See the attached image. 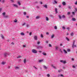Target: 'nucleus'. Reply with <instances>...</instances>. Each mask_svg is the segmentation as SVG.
I'll return each instance as SVG.
<instances>
[{"mask_svg":"<svg viewBox=\"0 0 77 77\" xmlns=\"http://www.w3.org/2000/svg\"><path fill=\"white\" fill-rule=\"evenodd\" d=\"M46 43H48V41H46Z\"/></svg>","mask_w":77,"mask_h":77,"instance_id":"nucleus-53","label":"nucleus"},{"mask_svg":"<svg viewBox=\"0 0 77 77\" xmlns=\"http://www.w3.org/2000/svg\"><path fill=\"white\" fill-rule=\"evenodd\" d=\"M29 35H32V32H30L29 34Z\"/></svg>","mask_w":77,"mask_h":77,"instance_id":"nucleus-45","label":"nucleus"},{"mask_svg":"<svg viewBox=\"0 0 77 77\" xmlns=\"http://www.w3.org/2000/svg\"><path fill=\"white\" fill-rule=\"evenodd\" d=\"M63 63H66V62L65 60L63 61Z\"/></svg>","mask_w":77,"mask_h":77,"instance_id":"nucleus-23","label":"nucleus"},{"mask_svg":"<svg viewBox=\"0 0 77 77\" xmlns=\"http://www.w3.org/2000/svg\"><path fill=\"white\" fill-rule=\"evenodd\" d=\"M73 35H74V33H72L71 34V36H73Z\"/></svg>","mask_w":77,"mask_h":77,"instance_id":"nucleus-26","label":"nucleus"},{"mask_svg":"<svg viewBox=\"0 0 77 77\" xmlns=\"http://www.w3.org/2000/svg\"><path fill=\"white\" fill-rule=\"evenodd\" d=\"M63 51H64V53H66V54L67 53V51H66V50H64Z\"/></svg>","mask_w":77,"mask_h":77,"instance_id":"nucleus-12","label":"nucleus"},{"mask_svg":"<svg viewBox=\"0 0 77 77\" xmlns=\"http://www.w3.org/2000/svg\"><path fill=\"white\" fill-rule=\"evenodd\" d=\"M1 36L2 38H4V37H3V35H1Z\"/></svg>","mask_w":77,"mask_h":77,"instance_id":"nucleus-28","label":"nucleus"},{"mask_svg":"<svg viewBox=\"0 0 77 77\" xmlns=\"http://www.w3.org/2000/svg\"><path fill=\"white\" fill-rule=\"evenodd\" d=\"M43 60H39V62H42Z\"/></svg>","mask_w":77,"mask_h":77,"instance_id":"nucleus-13","label":"nucleus"},{"mask_svg":"<svg viewBox=\"0 0 77 77\" xmlns=\"http://www.w3.org/2000/svg\"><path fill=\"white\" fill-rule=\"evenodd\" d=\"M63 5H66V3H65V2H63Z\"/></svg>","mask_w":77,"mask_h":77,"instance_id":"nucleus-6","label":"nucleus"},{"mask_svg":"<svg viewBox=\"0 0 77 77\" xmlns=\"http://www.w3.org/2000/svg\"><path fill=\"white\" fill-rule=\"evenodd\" d=\"M62 28H63V29H65V27L64 26H63L62 27Z\"/></svg>","mask_w":77,"mask_h":77,"instance_id":"nucleus-34","label":"nucleus"},{"mask_svg":"<svg viewBox=\"0 0 77 77\" xmlns=\"http://www.w3.org/2000/svg\"><path fill=\"white\" fill-rule=\"evenodd\" d=\"M46 35H48L49 33H48V32H46Z\"/></svg>","mask_w":77,"mask_h":77,"instance_id":"nucleus-54","label":"nucleus"},{"mask_svg":"<svg viewBox=\"0 0 77 77\" xmlns=\"http://www.w3.org/2000/svg\"><path fill=\"white\" fill-rule=\"evenodd\" d=\"M74 42H75V41H73V45H72V48H74V47H76V45H74Z\"/></svg>","mask_w":77,"mask_h":77,"instance_id":"nucleus-2","label":"nucleus"},{"mask_svg":"<svg viewBox=\"0 0 77 77\" xmlns=\"http://www.w3.org/2000/svg\"><path fill=\"white\" fill-rule=\"evenodd\" d=\"M16 69H18V67H16Z\"/></svg>","mask_w":77,"mask_h":77,"instance_id":"nucleus-52","label":"nucleus"},{"mask_svg":"<svg viewBox=\"0 0 77 77\" xmlns=\"http://www.w3.org/2000/svg\"><path fill=\"white\" fill-rule=\"evenodd\" d=\"M37 44H40V42H38V43H37Z\"/></svg>","mask_w":77,"mask_h":77,"instance_id":"nucleus-49","label":"nucleus"},{"mask_svg":"<svg viewBox=\"0 0 77 77\" xmlns=\"http://www.w3.org/2000/svg\"><path fill=\"white\" fill-rule=\"evenodd\" d=\"M55 48H56V50H57V49L58 48V47L56 46V47H55Z\"/></svg>","mask_w":77,"mask_h":77,"instance_id":"nucleus-35","label":"nucleus"},{"mask_svg":"<svg viewBox=\"0 0 77 77\" xmlns=\"http://www.w3.org/2000/svg\"><path fill=\"white\" fill-rule=\"evenodd\" d=\"M54 3H57V2L56 1H54Z\"/></svg>","mask_w":77,"mask_h":77,"instance_id":"nucleus-41","label":"nucleus"},{"mask_svg":"<svg viewBox=\"0 0 77 77\" xmlns=\"http://www.w3.org/2000/svg\"><path fill=\"white\" fill-rule=\"evenodd\" d=\"M3 15H5V13H3V14H2Z\"/></svg>","mask_w":77,"mask_h":77,"instance_id":"nucleus-43","label":"nucleus"},{"mask_svg":"<svg viewBox=\"0 0 77 77\" xmlns=\"http://www.w3.org/2000/svg\"><path fill=\"white\" fill-rule=\"evenodd\" d=\"M24 15H26V12H24Z\"/></svg>","mask_w":77,"mask_h":77,"instance_id":"nucleus-40","label":"nucleus"},{"mask_svg":"<svg viewBox=\"0 0 77 77\" xmlns=\"http://www.w3.org/2000/svg\"><path fill=\"white\" fill-rule=\"evenodd\" d=\"M60 75V76H61L62 77H63V75Z\"/></svg>","mask_w":77,"mask_h":77,"instance_id":"nucleus-59","label":"nucleus"},{"mask_svg":"<svg viewBox=\"0 0 77 77\" xmlns=\"http://www.w3.org/2000/svg\"><path fill=\"white\" fill-rule=\"evenodd\" d=\"M32 52L34 53H37V51L35 49H32Z\"/></svg>","mask_w":77,"mask_h":77,"instance_id":"nucleus-1","label":"nucleus"},{"mask_svg":"<svg viewBox=\"0 0 77 77\" xmlns=\"http://www.w3.org/2000/svg\"><path fill=\"white\" fill-rule=\"evenodd\" d=\"M14 6H15V7H18V6H17V5H15L14 4Z\"/></svg>","mask_w":77,"mask_h":77,"instance_id":"nucleus-20","label":"nucleus"},{"mask_svg":"<svg viewBox=\"0 0 77 77\" xmlns=\"http://www.w3.org/2000/svg\"><path fill=\"white\" fill-rule=\"evenodd\" d=\"M52 66V67H53V68H54V69H56V67H55L54 66H53V65H51Z\"/></svg>","mask_w":77,"mask_h":77,"instance_id":"nucleus-14","label":"nucleus"},{"mask_svg":"<svg viewBox=\"0 0 77 77\" xmlns=\"http://www.w3.org/2000/svg\"><path fill=\"white\" fill-rule=\"evenodd\" d=\"M24 63H26V59H24Z\"/></svg>","mask_w":77,"mask_h":77,"instance_id":"nucleus-9","label":"nucleus"},{"mask_svg":"<svg viewBox=\"0 0 77 77\" xmlns=\"http://www.w3.org/2000/svg\"><path fill=\"white\" fill-rule=\"evenodd\" d=\"M7 53H5L4 54V56H5V57H6V55H7Z\"/></svg>","mask_w":77,"mask_h":77,"instance_id":"nucleus-16","label":"nucleus"},{"mask_svg":"<svg viewBox=\"0 0 77 77\" xmlns=\"http://www.w3.org/2000/svg\"><path fill=\"white\" fill-rule=\"evenodd\" d=\"M60 46H62V44H60Z\"/></svg>","mask_w":77,"mask_h":77,"instance_id":"nucleus-62","label":"nucleus"},{"mask_svg":"<svg viewBox=\"0 0 77 77\" xmlns=\"http://www.w3.org/2000/svg\"><path fill=\"white\" fill-rule=\"evenodd\" d=\"M33 67H34L35 69H37V68H36L35 66H34Z\"/></svg>","mask_w":77,"mask_h":77,"instance_id":"nucleus-60","label":"nucleus"},{"mask_svg":"<svg viewBox=\"0 0 77 77\" xmlns=\"http://www.w3.org/2000/svg\"><path fill=\"white\" fill-rule=\"evenodd\" d=\"M59 8H60V7H61V5H59Z\"/></svg>","mask_w":77,"mask_h":77,"instance_id":"nucleus-58","label":"nucleus"},{"mask_svg":"<svg viewBox=\"0 0 77 77\" xmlns=\"http://www.w3.org/2000/svg\"><path fill=\"white\" fill-rule=\"evenodd\" d=\"M75 5H77V1H76L75 2Z\"/></svg>","mask_w":77,"mask_h":77,"instance_id":"nucleus-38","label":"nucleus"},{"mask_svg":"<svg viewBox=\"0 0 77 77\" xmlns=\"http://www.w3.org/2000/svg\"><path fill=\"white\" fill-rule=\"evenodd\" d=\"M54 29H57V26H54Z\"/></svg>","mask_w":77,"mask_h":77,"instance_id":"nucleus-31","label":"nucleus"},{"mask_svg":"<svg viewBox=\"0 0 77 77\" xmlns=\"http://www.w3.org/2000/svg\"><path fill=\"white\" fill-rule=\"evenodd\" d=\"M42 48L41 47V46H38L37 48V49H38V48Z\"/></svg>","mask_w":77,"mask_h":77,"instance_id":"nucleus-25","label":"nucleus"},{"mask_svg":"<svg viewBox=\"0 0 77 77\" xmlns=\"http://www.w3.org/2000/svg\"><path fill=\"white\" fill-rule=\"evenodd\" d=\"M60 71L61 70H58V72H60Z\"/></svg>","mask_w":77,"mask_h":77,"instance_id":"nucleus-64","label":"nucleus"},{"mask_svg":"<svg viewBox=\"0 0 77 77\" xmlns=\"http://www.w3.org/2000/svg\"><path fill=\"white\" fill-rule=\"evenodd\" d=\"M39 17H40L39 16H37L36 17V19H38V18H39Z\"/></svg>","mask_w":77,"mask_h":77,"instance_id":"nucleus-24","label":"nucleus"},{"mask_svg":"<svg viewBox=\"0 0 77 77\" xmlns=\"http://www.w3.org/2000/svg\"><path fill=\"white\" fill-rule=\"evenodd\" d=\"M72 60H74V58H72Z\"/></svg>","mask_w":77,"mask_h":77,"instance_id":"nucleus-63","label":"nucleus"},{"mask_svg":"<svg viewBox=\"0 0 77 77\" xmlns=\"http://www.w3.org/2000/svg\"><path fill=\"white\" fill-rule=\"evenodd\" d=\"M41 37L42 38H43V35H42V34H41Z\"/></svg>","mask_w":77,"mask_h":77,"instance_id":"nucleus-36","label":"nucleus"},{"mask_svg":"<svg viewBox=\"0 0 77 77\" xmlns=\"http://www.w3.org/2000/svg\"><path fill=\"white\" fill-rule=\"evenodd\" d=\"M67 29H68V30H69V27L67 28Z\"/></svg>","mask_w":77,"mask_h":77,"instance_id":"nucleus-61","label":"nucleus"},{"mask_svg":"<svg viewBox=\"0 0 77 77\" xmlns=\"http://www.w3.org/2000/svg\"><path fill=\"white\" fill-rule=\"evenodd\" d=\"M17 3L19 5V6H20V5H21V3L19 2H18Z\"/></svg>","mask_w":77,"mask_h":77,"instance_id":"nucleus-8","label":"nucleus"},{"mask_svg":"<svg viewBox=\"0 0 77 77\" xmlns=\"http://www.w3.org/2000/svg\"><path fill=\"white\" fill-rule=\"evenodd\" d=\"M67 51H70V49H68Z\"/></svg>","mask_w":77,"mask_h":77,"instance_id":"nucleus-29","label":"nucleus"},{"mask_svg":"<svg viewBox=\"0 0 77 77\" xmlns=\"http://www.w3.org/2000/svg\"><path fill=\"white\" fill-rule=\"evenodd\" d=\"M23 47H26V45H23Z\"/></svg>","mask_w":77,"mask_h":77,"instance_id":"nucleus-51","label":"nucleus"},{"mask_svg":"<svg viewBox=\"0 0 77 77\" xmlns=\"http://www.w3.org/2000/svg\"><path fill=\"white\" fill-rule=\"evenodd\" d=\"M75 11H76L77 12V9L76 8H75Z\"/></svg>","mask_w":77,"mask_h":77,"instance_id":"nucleus-47","label":"nucleus"},{"mask_svg":"<svg viewBox=\"0 0 77 77\" xmlns=\"http://www.w3.org/2000/svg\"><path fill=\"white\" fill-rule=\"evenodd\" d=\"M26 24V23H24L23 24L22 26H24Z\"/></svg>","mask_w":77,"mask_h":77,"instance_id":"nucleus-44","label":"nucleus"},{"mask_svg":"<svg viewBox=\"0 0 77 77\" xmlns=\"http://www.w3.org/2000/svg\"><path fill=\"white\" fill-rule=\"evenodd\" d=\"M72 21H75V20H76V19H75V18H72Z\"/></svg>","mask_w":77,"mask_h":77,"instance_id":"nucleus-5","label":"nucleus"},{"mask_svg":"<svg viewBox=\"0 0 77 77\" xmlns=\"http://www.w3.org/2000/svg\"><path fill=\"white\" fill-rule=\"evenodd\" d=\"M14 23H17V20H14Z\"/></svg>","mask_w":77,"mask_h":77,"instance_id":"nucleus-32","label":"nucleus"},{"mask_svg":"<svg viewBox=\"0 0 77 77\" xmlns=\"http://www.w3.org/2000/svg\"><path fill=\"white\" fill-rule=\"evenodd\" d=\"M26 27H29V25H26Z\"/></svg>","mask_w":77,"mask_h":77,"instance_id":"nucleus-56","label":"nucleus"},{"mask_svg":"<svg viewBox=\"0 0 77 77\" xmlns=\"http://www.w3.org/2000/svg\"><path fill=\"white\" fill-rule=\"evenodd\" d=\"M46 19L47 21H48V18L47 17H46Z\"/></svg>","mask_w":77,"mask_h":77,"instance_id":"nucleus-18","label":"nucleus"},{"mask_svg":"<svg viewBox=\"0 0 77 77\" xmlns=\"http://www.w3.org/2000/svg\"><path fill=\"white\" fill-rule=\"evenodd\" d=\"M49 47H51V45L50 44H49Z\"/></svg>","mask_w":77,"mask_h":77,"instance_id":"nucleus-39","label":"nucleus"},{"mask_svg":"<svg viewBox=\"0 0 77 77\" xmlns=\"http://www.w3.org/2000/svg\"><path fill=\"white\" fill-rule=\"evenodd\" d=\"M5 17L6 18H7V17H8V16H5Z\"/></svg>","mask_w":77,"mask_h":77,"instance_id":"nucleus-55","label":"nucleus"},{"mask_svg":"<svg viewBox=\"0 0 77 77\" xmlns=\"http://www.w3.org/2000/svg\"><path fill=\"white\" fill-rule=\"evenodd\" d=\"M60 62H62V63H63V61L62 60H60Z\"/></svg>","mask_w":77,"mask_h":77,"instance_id":"nucleus-33","label":"nucleus"},{"mask_svg":"<svg viewBox=\"0 0 77 77\" xmlns=\"http://www.w3.org/2000/svg\"><path fill=\"white\" fill-rule=\"evenodd\" d=\"M55 11L56 12V14H57V8H55Z\"/></svg>","mask_w":77,"mask_h":77,"instance_id":"nucleus-11","label":"nucleus"},{"mask_svg":"<svg viewBox=\"0 0 77 77\" xmlns=\"http://www.w3.org/2000/svg\"><path fill=\"white\" fill-rule=\"evenodd\" d=\"M17 58H20V57H21V56L19 55L18 57H17Z\"/></svg>","mask_w":77,"mask_h":77,"instance_id":"nucleus-17","label":"nucleus"},{"mask_svg":"<svg viewBox=\"0 0 77 77\" xmlns=\"http://www.w3.org/2000/svg\"><path fill=\"white\" fill-rule=\"evenodd\" d=\"M34 38L35 40H37V36H34Z\"/></svg>","mask_w":77,"mask_h":77,"instance_id":"nucleus-3","label":"nucleus"},{"mask_svg":"<svg viewBox=\"0 0 77 77\" xmlns=\"http://www.w3.org/2000/svg\"><path fill=\"white\" fill-rule=\"evenodd\" d=\"M62 18H65V16L64 15H63L62 16Z\"/></svg>","mask_w":77,"mask_h":77,"instance_id":"nucleus-21","label":"nucleus"},{"mask_svg":"<svg viewBox=\"0 0 77 77\" xmlns=\"http://www.w3.org/2000/svg\"><path fill=\"white\" fill-rule=\"evenodd\" d=\"M42 54H43V55H44L45 56L46 55V53H43Z\"/></svg>","mask_w":77,"mask_h":77,"instance_id":"nucleus-15","label":"nucleus"},{"mask_svg":"<svg viewBox=\"0 0 77 77\" xmlns=\"http://www.w3.org/2000/svg\"><path fill=\"white\" fill-rule=\"evenodd\" d=\"M1 11H2V8H0V12H1Z\"/></svg>","mask_w":77,"mask_h":77,"instance_id":"nucleus-57","label":"nucleus"},{"mask_svg":"<svg viewBox=\"0 0 77 77\" xmlns=\"http://www.w3.org/2000/svg\"><path fill=\"white\" fill-rule=\"evenodd\" d=\"M66 39L67 41H69V38H68L66 37Z\"/></svg>","mask_w":77,"mask_h":77,"instance_id":"nucleus-30","label":"nucleus"},{"mask_svg":"<svg viewBox=\"0 0 77 77\" xmlns=\"http://www.w3.org/2000/svg\"><path fill=\"white\" fill-rule=\"evenodd\" d=\"M20 34L21 35H24V33L23 32H21Z\"/></svg>","mask_w":77,"mask_h":77,"instance_id":"nucleus-10","label":"nucleus"},{"mask_svg":"<svg viewBox=\"0 0 77 77\" xmlns=\"http://www.w3.org/2000/svg\"><path fill=\"white\" fill-rule=\"evenodd\" d=\"M44 8H47V5H44Z\"/></svg>","mask_w":77,"mask_h":77,"instance_id":"nucleus-4","label":"nucleus"},{"mask_svg":"<svg viewBox=\"0 0 77 77\" xmlns=\"http://www.w3.org/2000/svg\"><path fill=\"white\" fill-rule=\"evenodd\" d=\"M75 11H76L77 12V9L76 8H75Z\"/></svg>","mask_w":77,"mask_h":77,"instance_id":"nucleus-46","label":"nucleus"},{"mask_svg":"<svg viewBox=\"0 0 77 77\" xmlns=\"http://www.w3.org/2000/svg\"><path fill=\"white\" fill-rule=\"evenodd\" d=\"M59 18H60V19H61V16H60V15H59Z\"/></svg>","mask_w":77,"mask_h":77,"instance_id":"nucleus-22","label":"nucleus"},{"mask_svg":"<svg viewBox=\"0 0 77 77\" xmlns=\"http://www.w3.org/2000/svg\"><path fill=\"white\" fill-rule=\"evenodd\" d=\"M75 66H72V68H75Z\"/></svg>","mask_w":77,"mask_h":77,"instance_id":"nucleus-50","label":"nucleus"},{"mask_svg":"<svg viewBox=\"0 0 77 77\" xmlns=\"http://www.w3.org/2000/svg\"><path fill=\"white\" fill-rule=\"evenodd\" d=\"M43 67H44V68H45V69H47V67H46L45 66H43Z\"/></svg>","mask_w":77,"mask_h":77,"instance_id":"nucleus-19","label":"nucleus"},{"mask_svg":"<svg viewBox=\"0 0 77 77\" xmlns=\"http://www.w3.org/2000/svg\"><path fill=\"white\" fill-rule=\"evenodd\" d=\"M47 76H48V77H50V75H49V74H48L47 75Z\"/></svg>","mask_w":77,"mask_h":77,"instance_id":"nucleus-37","label":"nucleus"},{"mask_svg":"<svg viewBox=\"0 0 77 77\" xmlns=\"http://www.w3.org/2000/svg\"><path fill=\"white\" fill-rule=\"evenodd\" d=\"M54 35H53L52 36H51V38H53V37H54Z\"/></svg>","mask_w":77,"mask_h":77,"instance_id":"nucleus-27","label":"nucleus"},{"mask_svg":"<svg viewBox=\"0 0 77 77\" xmlns=\"http://www.w3.org/2000/svg\"><path fill=\"white\" fill-rule=\"evenodd\" d=\"M67 14H68V15H69V14H70V12H68L67 13Z\"/></svg>","mask_w":77,"mask_h":77,"instance_id":"nucleus-42","label":"nucleus"},{"mask_svg":"<svg viewBox=\"0 0 77 77\" xmlns=\"http://www.w3.org/2000/svg\"><path fill=\"white\" fill-rule=\"evenodd\" d=\"M72 14L73 15H74V14H75L74 12H72Z\"/></svg>","mask_w":77,"mask_h":77,"instance_id":"nucleus-48","label":"nucleus"},{"mask_svg":"<svg viewBox=\"0 0 77 77\" xmlns=\"http://www.w3.org/2000/svg\"><path fill=\"white\" fill-rule=\"evenodd\" d=\"M5 63H6V62H2V65H5Z\"/></svg>","mask_w":77,"mask_h":77,"instance_id":"nucleus-7","label":"nucleus"}]
</instances>
